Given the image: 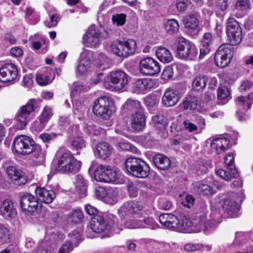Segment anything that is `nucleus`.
Returning a JSON list of instances; mask_svg holds the SVG:
<instances>
[{"label": "nucleus", "instance_id": "1", "mask_svg": "<svg viewBox=\"0 0 253 253\" xmlns=\"http://www.w3.org/2000/svg\"><path fill=\"white\" fill-rule=\"evenodd\" d=\"M57 171L76 172L80 170L81 163L75 158L69 151L60 149L57 151L54 159Z\"/></svg>", "mask_w": 253, "mask_h": 253}, {"label": "nucleus", "instance_id": "2", "mask_svg": "<svg viewBox=\"0 0 253 253\" xmlns=\"http://www.w3.org/2000/svg\"><path fill=\"white\" fill-rule=\"evenodd\" d=\"M136 49V43L132 39L117 40L113 41L111 45V50L116 55L126 58L132 55Z\"/></svg>", "mask_w": 253, "mask_h": 253}, {"label": "nucleus", "instance_id": "3", "mask_svg": "<svg viewBox=\"0 0 253 253\" xmlns=\"http://www.w3.org/2000/svg\"><path fill=\"white\" fill-rule=\"evenodd\" d=\"M125 167L130 175L139 178L147 177L150 173V168L140 159L130 157L125 161Z\"/></svg>", "mask_w": 253, "mask_h": 253}, {"label": "nucleus", "instance_id": "4", "mask_svg": "<svg viewBox=\"0 0 253 253\" xmlns=\"http://www.w3.org/2000/svg\"><path fill=\"white\" fill-rule=\"evenodd\" d=\"M128 82L127 76L121 70L112 71L106 77L104 86L111 90H119L123 88Z\"/></svg>", "mask_w": 253, "mask_h": 253}, {"label": "nucleus", "instance_id": "5", "mask_svg": "<svg viewBox=\"0 0 253 253\" xmlns=\"http://www.w3.org/2000/svg\"><path fill=\"white\" fill-rule=\"evenodd\" d=\"M116 226V218L112 214L97 215L91 218L90 227L92 231L101 233L106 230L114 229Z\"/></svg>", "mask_w": 253, "mask_h": 253}, {"label": "nucleus", "instance_id": "6", "mask_svg": "<svg viewBox=\"0 0 253 253\" xmlns=\"http://www.w3.org/2000/svg\"><path fill=\"white\" fill-rule=\"evenodd\" d=\"M175 44L177 56L179 58L193 60L198 54V50L194 45L182 37L176 39Z\"/></svg>", "mask_w": 253, "mask_h": 253}, {"label": "nucleus", "instance_id": "7", "mask_svg": "<svg viewBox=\"0 0 253 253\" xmlns=\"http://www.w3.org/2000/svg\"><path fill=\"white\" fill-rule=\"evenodd\" d=\"M35 143L34 140L27 135L16 136L12 143V150L19 155H27L34 150Z\"/></svg>", "mask_w": 253, "mask_h": 253}, {"label": "nucleus", "instance_id": "8", "mask_svg": "<svg viewBox=\"0 0 253 253\" xmlns=\"http://www.w3.org/2000/svg\"><path fill=\"white\" fill-rule=\"evenodd\" d=\"M105 31L103 32L95 25H91L83 37V43L87 47L94 48L100 43L101 39L105 38Z\"/></svg>", "mask_w": 253, "mask_h": 253}, {"label": "nucleus", "instance_id": "9", "mask_svg": "<svg viewBox=\"0 0 253 253\" xmlns=\"http://www.w3.org/2000/svg\"><path fill=\"white\" fill-rule=\"evenodd\" d=\"M118 174L111 167L107 165H99L94 171V178L98 182L111 183L115 182Z\"/></svg>", "mask_w": 253, "mask_h": 253}, {"label": "nucleus", "instance_id": "10", "mask_svg": "<svg viewBox=\"0 0 253 253\" xmlns=\"http://www.w3.org/2000/svg\"><path fill=\"white\" fill-rule=\"evenodd\" d=\"M226 33L230 42L229 45H237L242 41V29L238 22L234 18L230 17L228 19Z\"/></svg>", "mask_w": 253, "mask_h": 253}, {"label": "nucleus", "instance_id": "11", "mask_svg": "<svg viewBox=\"0 0 253 253\" xmlns=\"http://www.w3.org/2000/svg\"><path fill=\"white\" fill-rule=\"evenodd\" d=\"M234 54V47L229 44H223L217 49L214 56L216 65L221 68L227 66Z\"/></svg>", "mask_w": 253, "mask_h": 253}, {"label": "nucleus", "instance_id": "12", "mask_svg": "<svg viewBox=\"0 0 253 253\" xmlns=\"http://www.w3.org/2000/svg\"><path fill=\"white\" fill-rule=\"evenodd\" d=\"M110 102V98L107 96H102L95 100L93 106L94 115L104 119H109L112 114Z\"/></svg>", "mask_w": 253, "mask_h": 253}, {"label": "nucleus", "instance_id": "13", "mask_svg": "<svg viewBox=\"0 0 253 253\" xmlns=\"http://www.w3.org/2000/svg\"><path fill=\"white\" fill-rule=\"evenodd\" d=\"M35 102V99H30L26 105L21 106L18 111L16 120L19 129H23L29 121L30 114L34 110Z\"/></svg>", "mask_w": 253, "mask_h": 253}, {"label": "nucleus", "instance_id": "14", "mask_svg": "<svg viewBox=\"0 0 253 253\" xmlns=\"http://www.w3.org/2000/svg\"><path fill=\"white\" fill-rule=\"evenodd\" d=\"M143 206L138 202L130 201L124 203L118 209V213L122 218L134 217L141 213Z\"/></svg>", "mask_w": 253, "mask_h": 253}, {"label": "nucleus", "instance_id": "15", "mask_svg": "<svg viewBox=\"0 0 253 253\" xmlns=\"http://www.w3.org/2000/svg\"><path fill=\"white\" fill-rule=\"evenodd\" d=\"M139 71L143 75L154 76L160 73L161 71L159 63L150 57L142 59L139 62Z\"/></svg>", "mask_w": 253, "mask_h": 253}, {"label": "nucleus", "instance_id": "16", "mask_svg": "<svg viewBox=\"0 0 253 253\" xmlns=\"http://www.w3.org/2000/svg\"><path fill=\"white\" fill-rule=\"evenodd\" d=\"M20 207L26 214H32L38 209L37 198L31 194L23 195L20 199Z\"/></svg>", "mask_w": 253, "mask_h": 253}, {"label": "nucleus", "instance_id": "17", "mask_svg": "<svg viewBox=\"0 0 253 253\" xmlns=\"http://www.w3.org/2000/svg\"><path fill=\"white\" fill-rule=\"evenodd\" d=\"M17 68L12 63H6L0 68V81L3 83L11 82L17 77Z\"/></svg>", "mask_w": 253, "mask_h": 253}, {"label": "nucleus", "instance_id": "18", "mask_svg": "<svg viewBox=\"0 0 253 253\" xmlns=\"http://www.w3.org/2000/svg\"><path fill=\"white\" fill-rule=\"evenodd\" d=\"M207 213L208 212L205 210L203 212L196 214L193 219V223L194 226L197 228V231H206L211 227L212 221L208 219Z\"/></svg>", "mask_w": 253, "mask_h": 253}, {"label": "nucleus", "instance_id": "19", "mask_svg": "<svg viewBox=\"0 0 253 253\" xmlns=\"http://www.w3.org/2000/svg\"><path fill=\"white\" fill-rule=\"evenodd\" d=\"M91 55L92 53L90 51H84L81 53V60L76 68L78 75H85L88 72Z\"/></svg>", "mask_w": 253, "mask_h": 253}, {"label": "nucleus", "instance_id": "20", "mask_svg": "<svg viewBox=\"0 0 253 253\" xmlns=\"http://www.w3.org/2000/svg\"><path fill=\"white\" fill-rule=\"evenodd\" d=\"M180 99L178 92L174 89L167 88L162 97V103L167 107L173 106Z\"/></svg>", "mask_w": 253, "mask_h": 253}, {"label": "nucleus", "instance_id": "21", "mask_svg": "<svg viewBox=\"0 0 253 253\" xmlns=\"http://www.w3.org/2000/svg\"><path fill=\"white\" fill-rule=\"evenodd\" d=\"M8 177L13 181H18L19 185H24L27 182V178L24 172L14 166H9L6 169Z\"/></svg>", "mask_w": 253, "mask_h": 253}, {"label": "nucleus", "instance_id": "22", "mask_svg": "<svg viewBox=\"0 0 253 253\" xmlns=\"http://www.w3.org/2000/svg\"><path fill=\"white\" fill-rule=\"evenodd\" d=\"M1 215L5 218H14L17 215L16 207L10 200L3 201L0 207Z\"/></svg>", "mask_w": 253, "mask_h": 253}, {"label": "nucleus", "instance_id": "23", "mask_svg": "<svg viewBox=\"0 0 253 253\" xmlns=\"http://www.w3.org/2000/svg\"><path fill=\"white\" fill-rule=\"evenodd\" d=\"M130 123L132 128L134 130H139L142 129L145 125V117L143 110H139L132 115Z\"/></svg>", "mask_w": 253, "mask_h": 253}, {"label": "nucleus", "instance_id": "24", "mask_svg": "<svg viewBox=\"0 0 253 253\" xmlns=\"http://www.w3.org/2000/svg\"><path fill=\"white\" fill-rule=\"evenodd\" d=\"M35 193L37 195V198L42 202L46 204L52 203L55 198V194L51 189L39 187L35 190Z\"/></svg>", "mask_w": 253, "mask_h": 253}, {"label": "nucleus", "instance_id": "25", "mask_svg": "<svg viewBox=\"0 0 253 253\" xmlns=\"http://www.w3.org/2000/svg\"><path fill=\"white\" fill-rule=\"evenodd\" d=\"M229 140L225 137L213 139L211 143V150L216 154H220L226 151L228 148Z\"/></svg>", "mask_w": 253, "mask_h": 253}, {"label": "nucleus", "instance_id": "26", "mask_svg": "<svg viewBox=\"0 0 253 253\" xmlns=\"http://www.w3.org/2000/svg\"><path fill=\"white\" fill-rule=\"evenodd\" d=\"M112 151L113 148L109 144L105 142H101L96 145L94 154L99 158L105 160L110 156Z\"/></svg>", "mask_w": 253, "mask_h": 253}, {"label": "nucleus", "instance_id": "27", "mask_svg": "<svg viewBox=\"0 0 253 253\" xmlns=\"http://www.w3.org/2000/svg\"><path fill=\"white\" fill-rule=\"evenodd\" d=\"M222 208L227 212H232V217L236 216L237 212L240 210V205L233 197L224 198L221 203H219Z\"/></svg>", "mask_w": 253, "mask_h": 253}, {"label": "nucleus", "instance_id": "28", "mask_svg": "<svg viewBox=\"0 0 253 253\" xmlns=\"http://www.w3.org/2000/svg\"><path fill=\"white\" fill-rule=\"evenodd\" d=\"M252 98V94L249 95L247 97L239 96L237 98L235 103L238 107L237 114L242 115L251 108Z\"/></svg>", "mask_w": 253, "mask_h": 253}, {"label": "nucleus", "instance_id": "29", "mask_svg": "<svg viewBox=\"0 0 253 253\" xmlns=\"http://www.w3.org/2000/svg\"><path fill=\"white\" fill-rule=\"evenodd\" d=\"M153 86L152 80L149 79L137 80L133 85L134 91L137 93H145Z\"/></svg>", "mask_w": 253, "mask_h": 253}, {"label": "nucleus", "instance_id": "30", "mask_svg": "<svg viewBox=\"0 0 253 253\" xmlns=\"http://www.w3.org/2000/svg\"><path fill=\"white\" fill-rule=\"evenodd\" d=\"M51 72V69L49 68H45L39 71L36 76L38 84L40 85L43 86L51 83L52 81L50 78Z\"/></svg>", "mask_w": 253, "mask_h": 253}, {"label": "nucleus", "instance_id": "31", "mask_svg": "<svg viewBox=\"0 0 253 253\" xmlns=\"http://www.w3.org/2000/svg\"><path fill=\"white\" fill-rule=\"evenodd\" d=\"M183 24L186 29L192 30L196 29L199 24V15L197 13L190 14L185 16Z\"/></svg>", "mask_w": 253, "mask_h": 253}, {"label": "nucleus", "instance_id": "32", "mask_svg": "<svg viewBox=\"0 0 253 253\" xmlns=\"http://www.w3.org/2000/svg\"><path fill=\"white\" fill-rule=\"evenodd\" d=\"M178 225L176 231L182 232L188 228L194 226L193 220L190 221L188 216L183 213H180L177 215Z\"/></svg>", "mask_w": 253, "mask_h": 253}, {"label": "nucleus", "instance_id": "33", "mask_svg": "<svg viewBox=\"0 0 253 253\" xmlns=\"http://www.w3.org/2000/svg\"><path fill=\"white\" fill-rule=\"evenodd\" d=\"M155 52L157 58L162 62L165 63H169L173 59V56L171 52L166 47L158 46Z\"/></svg>", "mask_w": 253, "mask_h": 253}, {"label": "nucleus", "instance_id": "34", "mask_svg": "<svg viewBox=\"0 0 253 253\" xmlns=\"http://www.w3.org/2000/svg\"><path fill=\"white\" fill-rule=\"evenodd\" d=\"M208 81V78L206 76L199 75L195 76L192 83L193 90L198 91L203 90L205 88Z\"/></svg>", "mask_w": 253, "mask_h": 253}, {"label": "nucleus", "instance_id": "35", "mask_svg": "<svg viewBox=\"0 0 253 253\" xmlns=\"http://www.w3.org/2000/svg\"><path fill=\"white\" fill-rule=\"evenodd\" d=\"M154 165L161 169H169L170 166V161L166 156L162 154H157L153 158Z\"/></svg>", "mask_w": 253, "mask_h": 253}, {"label": "nucleus", "instance_id": "36", "mask_svg": "<svg viewBox=\"0 0 253 253\" xmlns=\"http://www.w3.org/2000/svg\"><path fill=\"white\" fill-rule=\"evenodd\" d=\"M250 6V0H237L233 10V13L237 17H241L243 16V12L249 8Z\"/></svg>", "mask_w": 253, "mask_h": 253}, {"label": "nucleus", "instance_id": "37", "mask_svg": "<svg viewBox=\"0 0 253 253\" xmlns=\"http://www.w3.org/2000/svg\"><path fill=\"white\" fill-rule=\"evenodd\" d=\"M70 143L73 149H80L85 147V141L81 136L80 132L75 131L69 137Z\"/></svg>", "mask_w": 253, "mask_h": 253}, {"label": "nucleus", "instance_id": "38", "mask_svg": "<svg viewBox=\"0 0 253 253\" xmlns=\"http://www.w3.org/2000/svg\"><path fill=\"white\" fill-rule=\"evenodd\" d=\"M74 184L76 190L78 192L79 196L81 197L85 196L87 185L86 181L84 179L83 176L81 175H77Z\"/></svg>", "mask_w": 253, "mask_h": 253}, {"label": "nucleus", "instance_id": "39", "mask_svg": "<svg viewBox=\"0 0 253 253\" xmlns=\"http://www.w3.org/2000/svg\"><path fill=\"white\" fill-rule=\"evenodd\" d=\"M197 99L195 96L189 95L180 104L179 107L181 110H195L197 106Z\"/></svg>", "mask_w": 253, "mask_h": 253}, {"label": "nucleus", "instance_id": "40", "mask_svg": "<svg viewBox=\"0 0 253 253\" xmlns=\"http://www.w3.org/2000/svg\"><path fill=\"white\" fill-rule=\"evenodd\" d=\"M164 25L166 32L169 35L175 34L179 31V24L175 19H169L167 20L164 23Z\"/></svg>", "mask_w": 253, "mask_h": 253}, {"label": "nucleus", "instance_id": "41", "mask_svg": "<svg viewBox=\"0 0 253 253\" xmlns=\"http://www.w3.org/2000/svg\"><path fill=\"white\" fill-rule=\"evenodd\" d=\"M228 169L230 171V172L222 169H216V174L226 181L230 180L232 177H235L238 175L236 168Z\"/></svg>", "mask_w": 253, "mask_h": 253}, {"label": "nucleus", "instance_id": "42", "mask_svg": "<svg viewBox=\"0 0 253 253\" xmlns=\"http://www.w3.org/2000/svg\"><path fill=\"white\" fill-rule=\"evenodd\" d=\"M195 190L198 194L203 195H210L213 193L211 187L203 182H198L195 186Z\"/></svg>", "mask_w": 253, "mask_h": 253}, {"label": "nucleus", "instance_id": "43", "mask_svg": "<svg viewBox=\"0 0 253 253\" xmlns=\"http://www.w3.org/2000/svg\"><path fill=\"white\" fill-rule=\"evenodd\" d=\"M124 107L127 110L139 112V110H143L139 101L137 100L128 99L124 104Z\"/></svg>", "mask_w": 253, "mask_h": 253}, {"label": "nucleus", "instance_id": "44", "mask_svg": "<svg viewBox=\"0 0 253 253\" xmlns=\"http://www.w3.org/2000/svg\"><path fill=\"white\" fill-rule=\"evenodd\" d=\"M152 123L157 128H163L166 125V119L161 114L154 116L152 118Z\"/></svg>", "mask_w": 253, "mask_h": 253}, {"label": "nucleus", "instance_id": "45", "mask_svg": "<svg viewBox=\"0 0 253 253\" xmlns=\"http://www.w3.org/2000/svg\"><path fill=\"white\" fill-rule=\"evenodd\" d=\"M229 95L230 91L227 87L222 86L218 88L217 90V97L218 99L224 100L226 102L230 98Z\"/></svg>", "mask_w": 253, "mask_h": 253}, {"label": "nucleus", "instance_id": "46", "mask_svg": "<svg viewBox=\"0 0 253 253\" xmlns=\"http://www.w3.org/2000/svg\"><path fill=\"white\" fill-rule=\"evenodd\" d=\"M53 113L51 109L48 106H45L43 108L41 114L38 117V119H41L46 124H47L51 117Z\"/></svg>", "mask_w": 253, "mask_h": 253}, {"label": "nucleus", "instance_id": "47", "mask_svg": "<svg viewBox=\"0 0 253 253\" xmlns=\"http://www.w3.org/2000/svg\"><path fill=\"white\" fill-rule=\"evenodd\" d=\"M34 150L32 152L33 155L39 163L42 162L45 158V151L42 150L41 146L37 145L36 143L34 145Z\"/></svg>", "mask_w": 253, "mask_h": 253}, {"label": "nucleus", "instance_id": "48", "mask_svg": "<svg viewBox=\"0 0 253 253\" xmlns=\"http://www.w3.org/2000/svg\"><path fill=\"white\" fill-rule=\"evenodd\" d=\"M9 242V229L0 223V243L3 244Z\"/></svg>", "mask_w": 253, "mask_h": 253}, {"label": "nucleus", "instance_id": "49", "mask_svg": "<svg viewBox=\"0 0 253 253\" xmlns=\"http://www.w3.org/2000/svg\"><path fill=\"white\" fill-rule=\"evenodd\" d=\"M117 148L120 151H130L134 153L136 148L127 141H122L116 144Z\"/></svg>", "mask_w": 253, "mask_h": 253}, {"label": "nucleus", "instance_id": "50", "mask_svg": "<svg viewBox=\"0 0 253 253\" xmlns=\"http://www.w3.org/2000/svg\"><path fill=\"white\" fill-rule=\"evenodd\" d=\"M235 245V248L234 251L235 253H253V249L247 247L245 244L238 243L236 241Z\"/></svg>", "mask_w": 253, "mask_h": 253}, {"label": "nucleus", "instance_id": "51", "mask_svg": "<svg viewBox=\"0 0 253 253\" xmlns=\"http://www.w3.org/2000/svg\"><path fill=\"white\" fill-rule=\"evenodd\" d=\"M113 192L112 189H105L104 187H99L95 190V195L99 199H102L105 197L111 198V193Z\"/></svg>", "mask_w": 253, "mask_h": 253}, {"label": "nucleus", "instance_id": "52", "mask_svg": "<svg viewBox=\"0 0 253 253\" xmlns=\"http://www.w3.org/2000/svg\"><path fill=\"white\" fill-rule=\"evenodd\" d=\"M154 249L158 253H163L169 251L170 249V245L166 243L154 242Z\"/></svg>", "mask_w": 253, "mask_h": 253}, {"label": "nucleus", "instance_id": "53", "mask_svg": "<svg viewBox=\"0 0 253 253\" xmlns=\"http://www.w3.org/2000/svg\"><path fill=\"white\" fill-rule=\"evenodd\" d=\"M160 97L155 94L149 95L146 99L145 103L149 108H155L159 104Z\"/></svg>", "mask_w": 253, "mask_h": 253}, {"label": "nucleus", "instance_id": "54", "mask_svg": "<svg viewBox=\"0 0 253 253\" xmlns=\"http://www.w3.org/2000/svg\"><path fill=\"white\" fill-rule=\"evenodd\" d=\"M140 228H150L155 229L157 224L152 218H147L143 220H139Z\"/></svg>", "mask_w": 253, "mask_h": 253}, {"label": "nucleus", "instance_id": "55", "mask_svg": "<svg viewBox=\"0 0 253 253\" xmlns=\"http://www.w3.org/2000/svg\"><path fill=\"white\" fill-rule=\"evenodd\" d=\"M84 217L83 213L81 210L77 209L72 211L70 216V220L75 223L81 221Z\"/></svg>", "mask_w": 253, "mask_h": 253}, {"label": "nucleus", "instance_id": "56", "mask_svg": "<svg viewBox=\"0 0 253 253\" xmlns=\"http://www.w3.org/2000/svg\"><path fill=\"white\" fill-rule=\"evenodd\" d=\"M39 120H37L34 121L31 126V129L32 131L35 132H38L42 131L45 126L46 124L43 122L41 119H38Z\"/></svg>", "mask_w": 253, "mask_h": 253}, {"label": "nucleus", "instance_id": "57", "mask_svg": "<svg viewBox=\"0 0 253 253\" xmlns=\"http://www.w3.org/2000/svg\"><path fill=\"white\" fill-rule=\"evenodd\" d=\"M169 217L171 219L167 220L168 221L166 222L165 227L176 230L178 225L177 215L169 214Z\"/></svg>", "mask_w": 253, "mask_h": 253}, {"label": "nucleus", "instance_id": "58", "mask_svg": "<svg viewBox=\"0 0 253 253\" xmlns=\"http://www.w3.org/2000/svg\"><path fill=\"white\" fill-rule=\"evenodd\" d=\"M112 19L117 26H122L125 23L126 15L124 13L116 14L113 15Z\"/></svg>", "mask_w": 253, "mask_h": 253}, {"label": "nucleus", "instance_id": "59", "mask_svg": "<svg viewBox=\"0 0 253 253\" xmlns=\"http://www.w3.org/2000/svg\"><path fill=\"white\" fill-rule=\"evenodd\" d=\"M183 125L184 128L189 132H195L198 130V126L189 119L185 120L183 122Z\"/></svg>", "mask_w": 253, "mask_h": 253}, {"label": "nucleus", "instance_id": "60", "mask_svg": "<svg viewBox=\"0 0 253 253\" xmlns=\"http://www.w3.org/2000/svg\"><path fill=\"white\" fill-rule=\"evenodd\" d=\"M73 249L72 243L69 241H66L59 248L57 253H69Z\"/></svg>", "mask_w": 253, "mask_h": 253}, {"label": "nucleus", "instance_id": "61", "mask_svg": "<svg viewBox=\"0 0 253 253\" xmlns=\"http://www.w3.org/2000/svg\"><path fill=\"white\" fill-rule=\"evenodd\" d=\"M234 156L233 153L228 154L224 157V163L227 169L235 168L234 165Z\"/></svg>", "mask_w": 253, "mask_h": 253}, {"label": "nucleus", "instance_id": "62", "mask_svg": "<svg viewBox=\"0 0 253 253\" xmlns=\"http://www.w3.org/2000/svg\"><path fill=\"white\" fill-rule=\"evenodd\" d=\"M203 245L199 243H187L184 246V250L187 252H194L202 249Z\"/></svg>", "mask_w": 253, "mask_h": 253}, {"label": "nucleus", "instance_id": "63", "mask_svg": "<svg viewBox=\"0 0 253 253\" xmlns=\"http://www.w3.org/2000/svg\"><path fill=\"white\" fill-rule=\"evenodd\" d=\"M212 41L213 37L212 35L209 33H207L204 34L202 40V46L210 47L211 44L212 43Z\"/></svg>", "mask_w": 253, "mask_h": 253}, {"label": "nucleus", "instance_id": "64", "mask_svg": "<svg viewBox=\"0 0 253 253\" xmlns=\"http://www.w3.org/2000/svg\"><path fill=\"white\" fill-rule=\"evenodd\" d=\"M189 3L188 0H176L175 5L178 11H184L186 9Z\"/></svg>", "mask_w": 253, "mask_h": 253}]
</instances>
